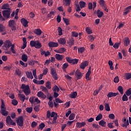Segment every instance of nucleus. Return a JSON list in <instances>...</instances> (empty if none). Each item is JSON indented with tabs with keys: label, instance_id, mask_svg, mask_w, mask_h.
I'll use <instances>...</instances> for the list:
<instances>
[{
	"label": "nucleus",
	"instance_id": "obj_1",
	"mask_svg": "<svg viewBox=\"0 0 131 131\" xmlns=\"http://www.w3.org/2000/svg\"><path fill=\"white\" fill-rule=\"evenodd\" d=\"M20 89L23 90V92L26 95V96H28L31 94V90L29 87V85H25V84H22L20 86Z\"/></svg>",
	"mask_w": 131,
	"mask_h": 131
},
{
	"label": "nucleus",
	"instance_id": "obj_2",
	"mask_svg": "<svg viewBox=\"0 0 131 131\" xmlns=\"http://www.w3.org/2000/svg\"><path fill=\"white\" fill-rule=\"evenodd\" d=\"M30 45L31 47L32 48L34 47L35 49H40V48L42 47L39 40H31L30 42Z\"/></svg>",
	"mask_w": 131,
	"mask_h": 131
},
{
	"label": "nucleus",
	"instance_id": "obj_3",
	"mask_svg": "<svg viewBox=\"0 0 131 131\" xmlns=\"http://www.w3.org/2000/svg\"><path fill=\"white\" fill-rule=\"evenodd\" d=\"M3 17L6 19H9L11 15V8H8V10H3L2 11Z\"/></svg>",
	"mask_w": 131,
	"mask_h": 131
},
{
	"label": "nucleus",
	"instance_id": "obj_4",
	"mask_svg": "<svg viewBox=\"0 0 131 131\" xmlns=\"http://www.w3.org/2000/svg\"><path fill=\"white\" fill-rule=\"evenodd\" d=\"M16 121L17 125L18 126H20V127L23 126V124H24V118H23V116H19L18 119L16 120Z\"/></svg>",
	"mask_w": 131,
	"mask_h": 131
},
{
	"label": "nucleus",
	"instance_id": "obj_5",
	"mask_svg": "<svg viewBox=\"0 0 131 131\" xmlns=\"http://www.w3.org/2000/svg\"><path fill=\"white\" fill-rule=\"evenodd\" d=\"M6 123L7 124H10V125H16V123L14 122V120L11 118V116H8L6 118Z\"/></svg>",
	"mask_w": 131,
	"mask_h": 131
},
{
	"label": "nucleus",
	"instance_id": "obj_6",
	"mask_svg": "<svg viewBox=\"0 0 131 131\" xmlns=\"http://www.w3.org/2000/svg\"><path fill=\"white\" fill-rule=\"evenodd\" d=\"M51 74L52 75V77H53L55 80H57L58 79V75L56 72V69L52 68L51 69Z\"/></svg>",
	"mask_w": 131,
	"mask_h": 131
},
{
	"label": "nucleus",
	"instance_id": "obj_7",
	"mask_svg": "<svg viewBox=\"0 0 131 131\" xmlns=\"http://www.w3.org/2000/svg\"><path fill=\"white\" fill-rule=\"evenodd\" d=\"M11 46H12V42H11L10 40H6L4 42V47L7 50H8V49H10V48H11Z\"/></svg>",
	"mask_w": 131,
	"mask_h": 131
},
{
	"label": "nucleus",
	"instance_id": "obj_8",
	"mask_svg": "<svg viewBox=\"0 0 131 131\" xmlns=\"http://www.w3.org/2000/svg\"><path fill=\"white\" fill-rule=\"evenodd\" d=\"M49 48H57L59 46L58 42H55L53 41H50L48 43Z\"/></svg>",
	"mask_w": 131,
	"mask_h": 131
},
{
	"label": "nucleus",
	"instance_id": "obj_9",
	"mask_svg": "<svg viewBox=\"0 0 131 131\" xmlns=\"http://www.w3.org/2000/svg\"><path fill=\"white\" fill-rule=\"evenodd\" d=\"M75 75L77 77L78 79H80L81 77H82V74L81 73V72H80V71H79V70H77L76 71Z\"/></svg>",
	"mask_w": 131,
	"mask_h": 131
},
{
	"label": "nucleus",
	"instance_id": "obj_10",
	"mask_svg": "<svg viewBox=\"0 0 131 131\" xmlns=\"http://www.w3.org/2000/svg\"><path fill=\"white\" fill-rule=\"evenodd\" d=\"M48 99L49 100V101L48 102V106H49V107L51 108H53L54 103H53V96H50L49 97H48Z\"/></svg>",
	"mask_w": 131,
	"mask_h": 131
},
{
	"label": "nucleus",
	"instance_id": "obj_11",
	"mask_svg": "<svg viewBox=\"0 0 131 131\" xmlns=\"http://www.w3.org/2000/svg\"><path fill=\"white\" fill-rule=\"evenodd\" d=\"M37 96L38 98H41V99H46L47 98V96L41 91L38 92L37 94Z\"/></svg>",
	"mask_w": 131,
	"mask_h": 131
},
{
	"label": "nucleus",
	"instance_id": "obj_12",
	"mask_svg": "<svg viewBox=\"0 0 131 131\" xmlns=\"http://www.w3.org/2000/svg\"><path fill=\"white\" fill-rule=\"evenodd\" d=\"M20 22L24 27H28V21H27L25 18H21Z\"/></svg>",
	"mask_w": 131,
	"mask_h": 131
},
{
	"label": "nucleus",
	"instance_id": "obj_13",
	"mask_svg": "<svg viewBox=\"0 0 131 131\" xmlns=\"http://www.w3.org/2000/svg\"><path fill=\"white\" fill-rule=\"evenodd\" d=\"M131 11V5L127 7L125 10L124 12H123V15L126 16V15H127L128 13H129Z\"/></svg>",
	"mask_w": 131,
	"mask_h": 131
},
{
	"label": "nucleus",
	"instance_id": "obj_14",
	"mask_svg": "<svg viewBox=\"0 0 131 131\" xmlns=\"http://www.w3.org/2000/svg\"><path fill=\"white\" fill-rule=\"evenodd\" d=\"M89 65V62L88 61H85L82 62L80 66V68L81 69H84Z\"/></svg>",
	"mask_w": 131,
	"mask_h": 131
},
{
	"label": "nucleus",
	"instance_id": "obj_15",
	"mask_svg": "<svg viewBox=\"0 0 131 131\" xmlns=\"http://www.w3.org/2000/svg\"><path fill=\"white\" fill-rule=\"evenodd\" d=\"M42 92H44L47 94V97H49V95H50L49 93V90L47 89V87H45L44 86H41L40 88Z\"/></svg>",
	"mask_w": 131,
	"mask_h": 131
},
{
	"label": "nucleus",
	"instance_id": "obj_16",
	"mask_svg": "<svg viewBox=\"0 0 131 131\" xmlns=\"http://www.w3.org/2000/svg\"><path fill=\"white\" fill-rule=\"evenodd\" d=\"M118 95V93L109 92L107 95V98H112V97H116Z\"/></svg>",
	"mask_w": 131,
	"mask_h": 131
},
{
	"label": "nucleus",
	"instance_id": "obj_17",
	"mask_svg": "<svg viewBox=\"0 0 131 131\" xmlns=\"http://www.w3.org/2000/svg\"><path fill=\"white\" fill-rule=\"evenodd\" d=\"M130 41H129V38L128 37H125L124 39V46L125 47H128L129 45Z\"/></svg>",
	"mask_w": 131,
	"mask_h": 131
},
{
	"label": "nucleus",
	"instance_id": "obj_18",
	"mask_svg": "<svg viewBox=\"0 0 131 131\" xmlns=\"http://www.w3.org/2000/svg\"><path fill=\"white\" fill-rule=\"evenodd\" d=\"M97 15L98 18H102L104 15V13L102 11H101L100 9H98L97 11Z\"/></svg>",
	"mask_w": 131,
	"mask_h": 131
},
{
	"label": "nucleus",
	"instance_id": "obj_19",
	"mask_svg": "<svg viewBox=\"0 0 131 131\" xmlns=\"http://www.w3.org/2000/svg\"><path fill=\"white\" fill-rule=\"evenodd\" d=\"M55 58L58 61H62V60H63V56L59 54L55 55Z\"/></svg>",
	"mask_w": 131,
	"mask_h": 131
},
{
	"label": "nucleus",
	"instance_id": "obj_20",
	"mask_svg": "<svg viewBox=\"0 0 131 131\" xmlns=\"http://www.w3.org/2000/svg\"><path fill=\"white\" fill-rule=\"evenodd\" d=\"M85 124H86V123H85V122H82L81 123H79L78 122L76 123V126L77 127L80 128V127H82L84 126V125H85Z\"/></svg>",
	"mask_w": 131,
	"mask_h": 131
},
{
	"label": "nucleus",
	"instance_id": "obj_21",
	"mask_svg": "<svg viewBox=\"0 0 131 131\" xmlns=\"http://www.w3.org/2000/svg\"><path fill=\"white\" fill-rule=\"evenodd\" d=\"M26 74L28 77V78H30V79H33V76L32 75V73L31 72H27Z\"/></svg>",
	"mask_w": 131,
	"mask_h": 131
},
{
	"label": "nucleus",
	"instance_id": "obj_22",
	"mask_svg": "<svg viewBox=\"0 0 131 131\" xmlns=\"http://www.w3.org/2000/svg\"><path fill=\"white\" fill-rule=\"evenodd\" d=\"M58 41L60 45H65V43H66V40L65 38H60L58 40Z\"/></svg>",
	"mask_w": 131,
	"mask_h": 131
},
{
	"label": "nucleus",
	"instance_id": "obj_23",
	"mask_svg": "<svg viewBox=\"0 0 131 131\" xmlns=\"http://www.w3.org/2000/svg\"><path fill=\"white\" fill-rule=\"evenodd\" d=\"M1 113L4 116H8V111H7V108H5L4 110H2L1 111Z\"/></svg>",
	"mask_w": 131,
	"mask_h": 131
},
{
	"label": "nucleus",
	"instance_id": "obj_24",
	"mask_svg": "<svg viewBox=\"0 0 131 131\" xmlns=\"http://www.w3.org/2000/svg\"><path fill=\"white\" fill-rule=\"evenodd\" d=\"M125 94L128 97L129 96L128 99L129 100H131V88H129L128 90H127Z\"/></svg>",
	"mask_w": 131,
	"mask_h": 131
},
{
	"label": "nucleus",
	"instance_id": "obj_25",
	"mask_svg": "<svg viewBox=\"0 0 131 131\" xmlns=\"http://www.w3.org/2000/svg\"><path fill=\"white\" fill-rule=\"evenodd\" d=\"M34 32L37 35H40V34H41V33H42V31H41V30H40V29H35L34 30Z\"/></svg>",
	"mask_w": 131,
	"mask_h": 131
},
{
	"label": "nucleus",
	"instance_id": "obj_26",
	"mask_svg": "<svg viewBox=\"0 0 131 131\" xmlns=\"http://www.w3.org/2000/svg\"><path fill=\"white\" fill-rule=\"evenodd\" d=\"M71 0H63V4L66 7L70 6V3H71Z\"/></svg>",
	"mask_w": 131,
	"mask_h": 131
},
{
	"label": "nucleus",
	"instance_id": "obj_27",
	"mask_svg": "<svg viewBox=\"0 0 131 131\" xmlns=\"http://www.w3.org/2000/svg\"><path fill=\"white\" fill-rule=\"evenodd\" d=\"M28 59V56H27V55L24 54L21 56V60L24 61V62H27V60Z\"/></svg>",
	"mask_w": 131,
	"mask_h": 131
},
{
	"label": "nucleus",
	"instance_id": "obj_28",
	"mask_svg": "<svg viewBox=\"0 0 131 131\" xmlns=\"http://www.w3.org/2000/svg\"><path fill=\"white\" fill-rule=\"evenodd\" d=\"M77 96V92H73L72 94L70 95V98H71V99H75Z\"/></svg>",
	"mask_w": 131,
	"mask_h": 131
},
{
	"label": "nucleus",
	"instance_id": "obj_29",
	"mask_svg": "<svg viewBox=\"0 0 131 131\" xmlns=\"http://www.w3.org/2000/svg\"><path fill=\"white\" fill-rule=\"evenodd\" d=\"M9 7H10V5H9V4H5L2 6V9L9 10V9H10V8H9Z\"/></svg>",
	"mask_w": 131,
	"mask_h": 131
},
{
	"label": "nucleus",
	"instance_id": "obj_30",
	"mask_svg": "<svg viewBox=\"0 0 131 131\" xmlns=\"http://www.w3.org/2000/svg\"><path fill=\"white\" fill-rule=\"evenodd\" d=\"M99 124L103 127H106V122H105V121H104L103 120H101L100 121H99Z\"/></svg>",
	"mask_w": 131,
	"mask_h": 131
},
{
	"label": "nucleus",
	"instance_id": "obj_31",
	"mask_svg": "<svg viewBox=\"0 0 131 131\" xmlns=\"http://www.w3.org/2000/svg\"><path fill=\"white\" fill-rule=\"evenodd\" d=\"M46 88L48 89V90H51V89H52V84H51L50 81H47L46 83Z\"/></svg>",
	"mask_w": 131,
	"mask_h": 131
},
{
	"label": "nucleus",
	"instance_id": "obj_32",
	"mask_svg": "<svg viewBox=\"0 0 131 131\" xmlns=\"http://www.w3.org/2000/svg\"><path fill=\"white\" fill-rule=\"evenodd\" d=\"M18 96L20 98V101H22L23 103L25 101V95L24 94H18Z\"/></svg>",
	"mask_w": 131,
	"mask_h": 131
},
{
	"label": "nucleus",
	"instance_id": "obj_33",
	"mask_svg": "<svg viewBox=\"0 0 131 131\" xmlns=\"http://www.w3.org/2000/svg\"><path fill=\"white\" fill-rule=\"evenodd\" d=\"M8 25H9V27H12V26H15V20H10L9 21Z\"/></svg>",
	"mask_w": 131,
	"mask_h": 131
},
{
	"label": "nucleus",
	"instance_id": "obj_34",
	"mask_svg": "<svg viewBox=\"0 0 131 131\" xmlns=\"http://www.w3.org/2000/svg\"><path fill=\"white\" fill-rule=\"evenodd\" d=\"M99 4L102 7V8H105V6H106L105 4V1L104 0H100L99 2Z\"/></svg>",
	"mask_w": 131,
	"mask_h": 131
},
{
	"label": "nucleus",
	"instance_id": "obj_35",
	"mask_svg": "<svg viewBox=\"0 0 131 131\" xmlns=\"http://www.w3.org/2000/svg\"><path fill=\"white\" fill-rule=\"evenodd\" d=\"M85 31L88 34H92L93 33V31H92V29L90 27H86Z\"/></svg>",
	"mask_w": 131,
	"mask_h": 131
},
{
	"label": "nucleus",
	"instance_id": "obj_36",
	"mask_svg": "<svg viewBox=\"0 0 131 131\" xmlns=\"http://www.w3.org/2000/svg\"><path fill=\"white\" fill-rule=\"evenodd\" d=\"M52 91H53L54 92H57L58 93L59 91H60V89L56 85H54V87L52 88Z\"/></svg>",
	"mask_w": 131,
	"mask_h": 131
},
{
	"label": "nucleus",
	"instance_id": "obj_37",
	"mask_svg": "<svg viewBox=\"0 0 131 131\" xmlns=\"http://www.w3.org/2000/svg\"><path fill=\"white\" fill-rule=\"evenodd\" d=\"M1 103L2 104L1 105V110H4L5 109H6V107H5V102H4V100L2 99L1 100Z\"/></svg>",
	"mask_w": 131,
	"mask_h": 131
},
{
	"label": "nucleus",
	"instance_id": "obj_38",
	"mask_svg": "<svg viewBox=\"0 0 131 131\" xmlns=\"http://www.w3.org/2000/svg\"><path fill=\"white\" fill-rule=\"evenodd\" d=\"M79 4L81 9H82V8H84V7H85V5H86V3H85V2L83 1L80 2Z\"/></svg>",
	"mask_w": 131,
	"mask_h": 131
},
{
	"label": "nucleus",
	"instance_id": "obj_39",
	"mask_svg": "<svg viewBox=\"0 0 131 131\" xmlns=\"http://www.w3.org/2000/svg\"><path fill=\"white\" fill-rule=\"evenodd\" d=\"M108 63L111 70H114V68L113 67V62L111 60H109Z\"/></svg>",
	"mask_w": 131,
	"mask_h": 131
},
{
	"label": "nucleus",
	"instance_id": "obj_40",
	"mask_svg": "<svg viewBox=\"0 0 131 131\" xmlns=\"http://www.w3.org/2000/svg\"><path fill=\"white\" fill-rule=\"evenodd\" d=\"M91 75V73L90 72H87V73L85 74V79L86 80H91V78L90 77Z\"/></svg>",
	"mask_w": 131,
	"mask_h": 131
},
{
	"label": "nucleus",
	"instance_id": "obj_41",
	"mask_svg": "<svg viewBox=\"0 0 131 131\" xmlns=\"http://www.w3.org/2000/svg\"><path fill=\"white\" fill-rule=\"evenodd\" d=\"M118 91L120 93L121 95H123V88H122V86H119Z\"/></svg>",
	"mask_w": 131,
	"mask_h": 131
},
{
	"label": "nucleus",
	"instance_id": "obj_42",
	"mask_svg": "<svg viewBox=\"0 0 131 131\" xmlns=\"http://www.w3.org/2000/svg\"><path fill=\"white\" fill-rule=\"evenodd\" d=\"M121 42H116L114 45H113V48L115 49V50H117L118 48H119V46H120Z\"/></svg>",
	"mask_w": 131,
	"mask_h": 131
},
{
	"label": "nucleus",
	"instance_id": "obj_43",
	"mask_svg": "<svg viewBox=\"0 0 131 131\" xmlns=\"http://www.w3.org/2000/svg\"><path fill=\"white\" fill-rule=\"evenodd\" d=\"M122 100L123 102H125V101H128V98L126 96V94H124L122 97Z\"/></svg>",
	"mask_w": 131,
	"mask_h": 131
},
{
	"label": "nucleus",
	"instance_id": "obj_44",
	"mask_svg": "<svg viewBox=\"0 0 131 131\" xmlns=\"http://www.w3.org/2000/svg\"><path fill=\"white\" fill-rule=\"evenodd\" d=\"M103 118V115L101 114H99L96 117V121H99V120H101Z\"/></svg>",
	"mask_w": 131,
	"mask_h": 131
},
{
	"label": "nucleus",
	"instance_id": "obj_45",
	"mask_svg": "<svg viewBox=\"0 0 131 131\" xmlns=\"http://www.w3.org/2000/svg\"><path fill=\"white\" fill-rule=\"evenodd\" d=\"M125 79L127 80H128V79H130L131 78V73H127L125 74Z\"/></svg>",
	"mask_w": 131,
	"mask_h": 131
},
{
	"label": "nucleus",
	"instance_id": "obj_46",
	"mask_svg": "<svg viewBox=\"0 0 131 131\" xmlns=\"http://www.w3.org/2000/svg\"><path fill=\"white\" fill-rule=\"evenodd\" d=\"M127 125H129L128 120H127L126 122H124V123L122 125V127H125V128H126L127 127Z\"/></svg>",
	"mask_w": 131,
	"mask_h": 131
},
{
	"label": "nucleus",
	"instance_id": "obj_47",
	"mask_svg": "<svg viewBox=\"0 0 131 131\" xmlns=\"http://www.w3.org/2000/svg\"><path fill=\"white\" fill-rule=\"evenodd\" d=\"M84 47H81L78 49V53H80V54H82L85 51Z\"/></svg>",
	"mask_w": 131,
	"mask_h": 131
},
{
	"label": "nucleus",
	"instance_id": "obj_48",
	"mask_svg": "<svg viewBox=\"0 0 131 131\" xmlns=\"http://www.w3.org/2000/svg\"><path fill=\"white\" fill-rule=\"evenodd\" d=\"M74 118H75V114L73 113L71 114L69 117V120H73Z\"/></svg>",
	"mask_w": 131,
	"mask_h": 131
},
{
	"label": "nucleus",
	"instance_id": "obj_49",
	"mask_svg": "<svg viewBox=\"0 0 131 131\" xmlns=\"http://www.w3.org/2000/svg\"><path fill=\"white\" fill-rule=\"evenodd\" d=\"M59 50V54H63L64 52H66V49H65V48H61L58 49Z\"/></svg>",
	"mask_w": 131,
	"mask_h": 131
},
{
	"label": "nucleus",
	"instance_id": "obj_50",
	"mask_svg": "<svg viewBox=\"0 0 131 131\" xmlns=\"http://www.w3.org/2000/svg\"><path fill=\"white\" fill-rule=\"evenodd\" d=\"M78 63V59L75 58L72 59V64L73 65H75L76 64H77Z\"/></svg>",
	"mask_w": 131,
	"mask_h": 131
},
{
	"label": "nucleus",
	"instance_id": "obj_51",
	"mask_svg": "<svg viewBox=\"0 0 131 131\" xmlns=\"http://www.w3.org/2000/svg\"><path fill=\"white\" fill-rule=\"evenodd\" d=\"M46 125H45V123H41L39 125V126L38 127V129H42Z\"/></svg>",
	"mask_w": 131,
	"mask_h": 131
},
{
	"label": "nucleus",
	"instance_id": "obj_52",
	"mask_svg": "<svg viewBox=\"0 0 131 131\" xmlns=\"http://www.w3.org/2000/svg\"><path fill=\"white\" fill-rule=\"evenodd\" d=\"M63 22L65 23V24L67 26L69 25V19L68 18L63 17Z\"/></svg>",
	"mask_w": 131,
	"mask_h": 131
},
{
	"label": "nucleus",
	"instance_id": "obj_53",
	"mask_svg": "<svg viewBox=\"0 0 131 131\" xmlns=\"http://www.w3.org/2000/svg\"><path fill=\"white\" fill-rule=\"evenodd\" d=\"M105 111H110V106H109L108 103L105 104Z\"/></svg>",
	"mask_w": 131,
	"mask_h": 131
},
{
	"label": "nucleus",
	"instance_id": "obj_54",
	"mask_svg": "<svg viewBox=\"0 0 131 131\" xmlns=\"http://www.w3.org/2000/svg\"><path fill=\"white\" fill-rule=\"evenodd\" d=\"M26 110L28 113H31V112H32V110H33V108L32 107H27Z\"/></svg>",
	"mask_w": 131,
	"mask_h": 131
},
{
	"label": "nucleus",
	"instance_id": "obj_55",
	"mask_svg": "<svg viewBox=\"0 0 131 131\" xmlns=\"http://www.w3.org/2000/svg\"><path fill=\"white\" fill-rule=\"evenodd\" d=\"M6 30V29L5 28V26L3 25L2 24L0 25V32H4Z\"/></svg>",
	"mask_w": 131,
	"mask_h": 131
},
{
	"label": "nucleus",
	"instance_id": "obj_56",
	"mask_svg": "<svg viewBox=\"0 0 131 131\" xmlns=\"http://www.w3.org/2000/svg\"><path fill=\"white\" fill-rule=\"evenodd\" d=\"M12 104L13 106H17V105H18V101L16 99H13L12 100Z\"/></svg>",
	"mask_w": 131,
	"mask_h": 131
},
{
	"label": "nucleus",
	"instance_id": "obj_57",
	"mask_svg": "<svg viewBox=\"0 0 131 131\" xmlns=\"http://www.w3.org/2000/svg\"><path fill=\"white\" fill-rule=\"evenodd\" d=\"M89 40H90L91 41H93V40H95V37H94V35H90L89 36Z\"/></svg>",
	"mask_w": 131,
	"mask_h": 131
},
{
	"label": "nucleus",
	"instance_id": "obj_58",
	"mask_svg": "<svg viewBox=\"0 0 131 131\" xmlns=\"http://www.w3.org/2000/svg\"><path fill=\"white\" fill-rule=\"evenodd\" d=\"M19 64L23 66V67H27V63H24L22 60L19 61Z\"/></svg>",
	"mask_w": 131,
	"mask_h": 131
},
{
	"label": "nucleus",
	"instance_id": "obj_59",
	"mask_svg": "<svg viewBox=\"0 0 131 131\" xmlns=\"http://www.w3.org/2000/svg\"><path fill=\"white\" fill-rule=\"evenodd\" d=\"M62 31H63V30H62V28H61V27H58V35H62Z\"/></svg>",
	"mask_w": 131,
	"mask_h": 131
},
{
	"label": "nucleus",
	"instance_id": "obj_60",
	"mask_svg": "<svg viewBox=\"0 0 131 131\" xmlns=\"http://www.w3.org/2000/svg\"><path fill=\"white\" fill-rule=\"evenodd\" d=\"M39 105H36L34 107V110H35L36 112H38V111H39Z\"/></svg>",
	"mask_w": 131,
	"mask_h": 131
},
{
	"label": "nucleus",
	"instance_id": "obj_61",
	"mask_svg": "<svg viewBox=\"0 0 131 131\" xmlns=\"http://www.w3.org/2000/svg\"><path fill=\"white\" fill-rule=\"evenodd\" d=\"M68 63L66 62L62 65V69L64 70V69H66L68 67Z\"/></svg>",
	"mask_w": 131,
	"mask_h": 131
},
{
	"label": "nucleus",
	"instance_id": "obj_62",
	"mask_svg": "<svg viewBox=\"0 0 131 131\" xmlns=\"http://www.w3.org/2000/svg\"><path fill=\"white\" fill-rule=\"evenodd\" d=\"M75 6L76 7V11L77 12H80L81 10L80 9V7H79V5L78 4H75Z\"/></svg>",
	"mask_w": 131,
	"mask_h": 131
},
{
	"label": "nucleus",
	"instance_id": "obj_63",
	"mask_svg": "<svg viewBox=\"0 0 131 131\" xmlns=\"http://www.w3.org/2000/svg\"><path fill=\"white\" fill-rule=\"evenodd\" d=\"M37 125V123L35 121H33L31 124V127L33 128L35 127Z\"/></svg>",
	"mask_w": 131,
	"mask_h": 131
},
{
	"label": "nucleus",
	"instance_id": "obj_64",
	"mask_svg": "<svg viewBox=\"0 0 131 131\" xmlns=\"http://www.w3.org/2000/svg\"><path fill=\"white\" fill-rule=\"evenodd\" d=\"M88 8L89 10H92L93 9V3L92 2H90L88 4Z\"/></svg>",
	"mask_w": 131,
	"mask_h": 131
}]
</instances>
